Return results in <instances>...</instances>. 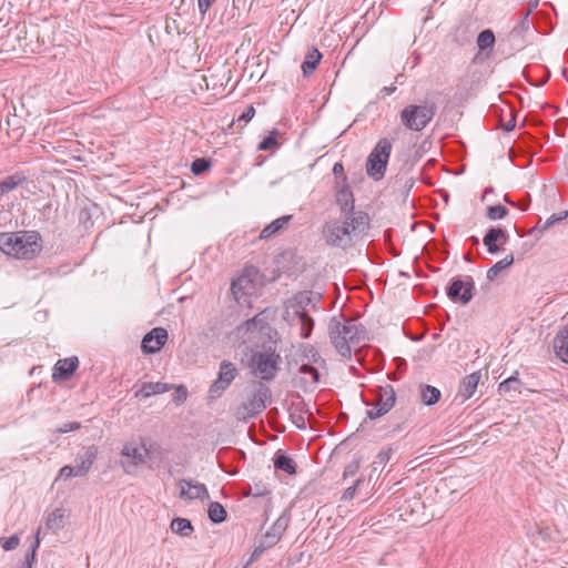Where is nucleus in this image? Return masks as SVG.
<instances>
[{
	"label": "nucleus",
	"mask_w": 568,
	"mask_h": 568,
	"mask_svg": "<svg viewBox=\"0 0 568 568\" xmlns=\"http://www.w3.org/2000/svg\"><path fill=\"white\" fill-rule=\"evenodd\" d=\"M369 221L367 213L329 220L323 225V239L331 247L347 250L354 244L353 235L364 233L369 227Z\"/></svg>",
	"instance_id": "obj_1"
},
{
	"label": "nucleus",
	"mask_w": 568,
	"mask_h": 568,
	"mask_svg": "<svg viewBox=\"0 0 568 568\" xmlns=\"http://www.w3.org/2000/svg\"><path fill=\"white\" fill-rule=\"evenodd\" d=\"M366 328L363 324L353 318L341 321L333 317L328 324V335L332 344L338 354L345 358H351V345H358L366 339Z\"/></svg>",
	"instance_id": "obj_2"
},
{
	"label": "nucleus",
	"mask_w": 568,
	"mask_h": 568,
	"mask_svg": "<svg viewBox=\"0 0 568 568\" xmlns=\"http://www.w3.org/2000/svg\"><path fill=\"white\" fill-rule=\"evenodd\" d=\"M41 248V236L36 231L0 233V250L7 255L32 260Z\"/></svg>",
	"instance_id": "obj_3"
},
{
	"label": "nucleus",
	"mask_w": 568,
	"mask_h": 568,
	"mask_svg": "<svg viewBox=\"0 0 568 568\" xmlns=\"http://www.w3.org/2000/svg\"><path fill=\"white\" fill-rule=\"evenodd\" d=\"M271 398V388L261 382L257 383L254 390L247 395L246 400L236 408V418L244 422L255 418L267 407Z\"/></svg>",
	"instance_id": "obj_4"
},
{
	"label": "nucleus",
	"mask_w": 568,
	"mask_h": 568,
	"mask_svg": "<svg viewBox=\"0 0 568 568\" xmlns=\"http://www.w3.org/2000/svg\"><path fill=\"white\" fill-rule=\"evenodd\" d=\"M435 114V103L409 104L400 111L399 118L406 129L419 132L432 122Z\"/></svg>",
	"instance_id": "obj_5"
},
{
	"label": "nucleus",
	"mask_w": 568,
	"mask_h": 568,
	"mask_svg": "<svg viewBox=\"0 0 568 568\" xmlns=\"http://www.w3.org/2000/svg\"><path fill=\"white\" fill-rule=\"evenodd\" d=\"M390 152L392 142L388 139L383 138L376 143L366 161V173L369 178L375 181L384 178Z\"/></svg>",
	"instance_id": "obj_6"
},
{
	"label": "nucleus",
	"mask_w": 568,
	"mask_h": 568,
	"mask_svg": "<svg viewBox=\"0 0 568 568\" xmlns=\"http://www.w3.org/2000/svg\"><path fill=\"white\" fill-rule=\"evenodd\" d=\"M281 356L275 348L268 346L263 352H255L251 357V367L253 372L263 381H272L277 371Z\"/></svg>",
	"instance_id": "obj_7"
},
{
	"label": "nucleus",
	"mask_w": 568,
	"mask_h": 568,
	"mask_svg": "<svg viewBox=\"0 0 568 568\" xmlns=\"http://www.w3.org/2000/svg\"><path fill=\"white\" fill-rule=\"evenodd\" d=\"M396 394L390 384H385L376 387V398L372 403V408L367 409L366 416L369 419H376L387 414L395 405ZM367 406L371 403H366Z\"/></svg>",
	"instance_id": "obj_8"
},
{
	"label": "nucleus",
	"mask_w": 568,
	"mask_h": 568,
	"mask_svg": "<svg viewBox=\"0 0 568 568\" xmlns=\"http://www.w3.org/2000/svg\"><path fill=\"white\" fill-rule=\"evenodd\" d=\"M239 375L236 366L230 361H222L217 373V378L209 388V397L211 399L219 398L232 384Z\"/></svg>",
	"instance_id": "obj_9"
},
{
	"label": "nucleus",
	"mask_w": 568,
	"mask_h": 568,
	"mask_svg": "<svg viewBox=\"0 0 568 568\" xmlns=\"http://www.w3.org/2000/svg\"><path fill=\"white\" fill-rule=\"evenodd\" d=\"M475 291V282L471 276L467 275L465 278H453L449 286L446 288V294L454 303L468 304Z\"/></svg>",
	"instance_id": "obj_10"
},
{
	"label": "nucleus",
	"mask_w": 568,
	"mask_h": 568,
	"mask_svg": "<svg viewBox=\"0 0 568 568\" xmlns=\"http://www.w3.org/2000/svg\"><path fill=\"white\" fill-rule=\"evenodd\" d=\"M121 455L129 458V460L121 462V466L126 474H133L139 465L144 464L150 458V452L145 445L138 447L131 443L123 445Z\"/></svg>",
	"instance_id": "obj_11"
},
{
	"label": "nucleus",
	"mask_w": 568,
	"mask_h": 568,
	"mask_svg": "<svg viewBox=\"0 0 568 568\" xmlns=\"http://www.w3.org/2000/svg\"><path fill=\"white\" fill-rule=\"evenodd\" d=\"M192 80L190 84L192 85V92L194 94L201 93L205 90H212L213 95L221 93L224 89V78L225 73H222V77L219 78L220 73H211L207 77L205 73H191Z\"/></svg>",
	"instance_id": "obj_12"
},
{
	"label": "nucleus",
	"mask_w": 568,
	"mask_h": 568,
	"mask_svg": "<svg viewBox=\"0 0 568 568\" xmlns=\"http://www.w3.org/2000/svg\"><path fill=\"white\" fill-rule=\"evenodd\" d=\"M168 341V332L163 327H155L146 333L142 339L141 348L145 354L159 352Z\"/></svg>",
	"instance_id": "obj_13"
},
{
	"label": "nucleus",
	"mask_w": 568,
	"mask_h": 568,
	"mask_svg": "<svg viewBox=\"0 0 568 568\" xmlns=\"http://www.w3.org/2000/svg\"><path fill=\"white\" fill-rule=\"evenodd\" d=\"M78 367L79 359L77 356L59 359L53 366L52 378L54 382L69 381Z\"/></svg>",
	"instance_id": "obj_14"
},
{
	"label": "nucleus",
	"mask_w": 568,
	"mask_h": 568,
	"mask_svg": "<svg viewBox=\"0 0 568 568\" xmlns=\"http://www.w3.org/2000/svg\"><path fill=\"white\" fill-rule=\"evenodd\" d=\"M336 203L343 213V216H356V214L365 213L364 211L355 210L354 194L347 184H343L336 193Z\"/></svg>",
	"instance_id": "obj_15"
},
{
	"label": "nucleus",
	"mask_w": 568,
	"mask_h": 568,
	"mask_svg": "<svg viewBox=\"0 0 568 568\" xmlns=\"http://www.w3.org/2000/svg\"><path fill=\"white\" fill-rule=\"evenodd\" d=\"M178 486L180 487V498L184 500L202 499L209 496L204 484L193 483L191 479H181Z\"/></svg>",
	"instance_id": "obj_16"
},
{
	"label": "nucleus",
	"mask_w": 568,
	"mask_h": 568,
	"mask_svg": "<svg viewBox=\"0 0 568 568\" xmlns=\"http://www.w3.org/2000/svg\"><path fill=\"white\" fill-rule=\"evenodd\" d=\"M255 291V283L246 274L237 276L231 283V293L237 303H241L242 298L251 296Z\"/></svg>",
	"instance_id": "obj_17"
},
{
	"label": "nucleus",
	"mask_w": 568,
	"mask_h": 568,
	"mask_svg": "<svg viewBox=\"0 0 568 568\" xmlns=\"http://www.w3.org/2000/svg\"><path fill=\"white\" fill-rule=\"evenodd\" d=\"M508 239L509 234L505 229L490 227L484 235L483 243L490 254H496L500 251L498 242L500 244H505L508 241Z\"/></svg>",
	"instance_id": "obj_18"
},
{
	"label": "nucleus",
	"mask_w": 568,
	"mask_h": 568,
	"mask_svg": "<svg viewBox=\"0 0 568 568\" xmlns=\"http://www.w3.org/2000/svg\"><path fill=\"white\" fill-rule=\"evenodd\" d=\"M98 455V448L94 445L85 447L84 450L77 456L75 476H85L91 469Z\"/></svg>",
	"instance_id": "obj_19"
},
{
	"label": "nucleus",
	"mask_w": 568,
	"mask_h": 568,
	"mask_svg": "<svg viewBox=\"0 0 568 568\" xmlns=\"http://www.w3.org/2000/svg\"><path fill=\"white\" fill-rule=\"evenodd\" d=\"M302 302L294 306V315L292 322L300 325V336L308 338L314 327V320L303 310Z\"/></svg>",
	"instance_id": "obj_20"
},
{
	"label": "nucleus",
	"mask_w": 568,
	"mask_h": 568,
	"mask_svg": "<svg viewBox=\"0 0 568 568\" xmlns=\"http://www.w3.org/2000/svg\"><path fill=\"white\" fill-rule=\"evenodd\" d=\"M556 356L568 364V324L560 327L552 339Z\"/></svg>",
	"instance_id": "obj_21"
},
{
	"label": "nucleus",
	"mask_w": 568,
	"mask_h": 568,
	"mask_svg": "<svg viewBox=\"0 0 568 568\" xmlns=\"http://www.w3.org/2000/svg\"><path fill=\"white\" fill-rule=\"evenodd\" d=\"M480 378H481L480 371H477V372H474V373L467 375L460 382L457 396L462 397L463 400L470 398L475 394Z\"/></svg>",
	"instance_id": "obj_22"
},
{
	"label": "nucleus",
	"mask_w": 568,
	"mask_h": 568,
	"mask_svg": "<svg viewBox=\"0 0 568 568\" xmlns=\"http://www.w3.org/2000/svg\"><path fill=\"white\" fill-rule=\"evenodd\" d=\"M314 363L321 366L325 365V359L320 355L317 349L311 344L298 345V359L296 363Z\"/></svg>",
	"instance_id": "obj_23"
},
{
	"label": "nucleus",
	"mask_w": 568,
	"mask_h": 568,
	"mask_svg": "<svg viewBox=\"0 0 568 568\" xmlns=\"http://www.w3.org/2000/svg\"><path fill=\"white\" fill-rule=\"evenodd\" d=\"M173 385L162 382H146L136 390L135 397L148 398L152 395L163 394L172 389Z\"/></svg>",
	"instance_id": "obj_24"
},
{
	"label": "nucleus",
	"mask_w": 568,
	"mask_h": 568,
	"mask_svg": "<svg viewBox=\"0 0 568 568\" xmlns=\"http://www.w3.org/2000/svg\"><path fill=\"white\" fill-rule=\"evenodd\" d=\"M314 365V363H300L297 372L305 385L315 386L320 383V372Z\"/></svg>",
	"instance_id": "obj_25"
},
{
	"label": "nucleus",
	"mask_w": 568,
	"mask_h": 568,
	"mask_svg": "<svg viewBox=\"0 0 568 568\" xmlns=\"http://www.w3.org/2000/svg\"><path fill=\"white\" fill-rule=\"evenodd\" d=\"M27 181V178L22 173H14L4 178L0 182V200L2 196L10 191L17 189L19 185L23 184Z\"/></svg>",
	"instance_id": "obj_26"
},
{
	"label": "nucleus",
	"mask_w": 568,
	"mask_h": 568,
	"mask_svg": "<svg viewBox=\"0 0 568 568\" xmlns=\"http://www.w3.org/2000/svg\"><path fill=\"white\" fill-rule=\"evenodd\" d=\"M274 467L276 469L283 470L288 475H294L296 473V464L295 462L287 455L277 452L274 456Z\"/></svg>",
	"instance_id": "obj_27"
},
{
	"label": "nucleus",
	"mask_w": 568,
	"mask_h": 568,
	"mask_svg": "<svg viewBox=\"0 0 568 568\" xmlns=\"http://www.w3.org/2000/svg\"><path fill=\"white\" fill-rule=\"evenodd\" d=\"M292 219V215H284L281 216L273 222H271L268 225H266L260 233V239L266 240L276 234L280 230L284 227L285 224Z\"/></svg>",
	"instance_id": "obj_28"
},
{
	"label": "nucleus",
	"mask_w": 568,
	"mask_h": 568,
	"mask_svg": "<svg viewBox=\"0 0 568 568\" xmlns=\"http://www.w3.org/2000/svg\"><path fill=\"white\" fill-rule=\"evenodd\" d=\"M442 393L440 390L430 385H422L420 386V399L422 402L427 405H434L440 399Z\"/></svg>",
	"instance_id": "obj_29"
},
{
	"label": "nucleus",
	"mask_w": 568,
	"mask_h": 568,
	"mask_svg": "<svg viewBox=\"0 0 568 568\" xmlns=\"http://www.w3.org/2000/svg\"><path fill=\"white\" fill-rule=\"evenodd\" d=\"M322 60V53L316 49L312 48L305 55L304 61L301 64L302 71H313L317 68Z\"/></svg>",
	"instance_id": "obj_30"
},
{
	"label": "nucleus",
	"mask_w": 568,
	"mask_h": 568,
	"mask_svg": "<svg viewBox=\"0 0 568 568\" xmlns=\"http://www.w3.org/2000/svg\"><path fill=\"white\" fill-rule=\"evenodd\" d=\"M514 264V255L513 254H508L506 255L503 260L498 261L497 263H495L488 271H487V280L488 281H494L498 275L499 273L511 266Z\"/></svg>",
	"instance_id": "obj_31"
},
{
	"label": "nucleus",
	"mask_w": 568,
	"mask_h": 568,
	"mask_svg": "<svg viewBox=\"0 0 568 568\" xmlns=\"http://www.w3.org/2000/svg\"><path fill=\"white\" fill-rule=\"evenodd\" d=\"M171 529L174 534L181 535V536H190L193 532V526L191 521L186 518H174L171 521Z\"/></svg>",
	"instance_id": "obj_32"
},
{
	"label": "nucleus",
	"mask_w": 568,
	"mask_h": 568,
	"mask_svg": "<svg viewBox=\"0 0 568 568\" xmlns=\"http://www.w3.org/2000/svg\"><path fill=\"white\" fill-rule=\"evenodd\" d=\"M496 38L490 29L483 30L477 37V47L480 51L491 49L495 44Z\"/></svg>",
	"instance_id": "obj_33"
},
{
	"label": "nucleus",
	"mask_w": 568,
	"mask_h": 568,
	"mask_svg": "<svg viewBox=\"0 0 568 568\" xmlns=\"http://www.w3.org/2000/svg\"><path fill=\"white\" fill-rule=\"evenodd\" d=\"M207 514H209V518L214 524H221L226 519V510L217 501H212L210 504Z\"/></svg>",
	"instance_id": "obj_34"
},
{
	"label": "nucleus",
	"mask_w": 568,
	"mask_h": 568,
	"mask_svg": "<svg viewBox=\"0 0 568 568\" xmlns=\"http://www.w3.org/2000/svg\"><path fill=\"white\" fill-rule=\"evenodd\" d=\"M64 513L61 508H55L48 515L47 528L50 530H57L63 527Z\"/></svg>",
	"instance_id": "obj_35"
},
{
	"label": "nucleus",
	"mask_w": 568,
	"mask_h": 568,
	"mask_svg": "<svg viewBox=\"0 0 568 568\" xmlns=\"http://www.w3.org/2000/svg\"><path fill=\"white\" fill-rule=\"evenodd\" d=\"M503 111L507 112L508 119L506 121H504V119L501 118L500 126L504 131L510 132L516 126V114H515L514 108L511 105L505 103Z\"/></svg>",
	"instance_id": "obj_36"
},
{
	"label": "nucleus",
	"mask_w": 568,
	"mask_h": 568,
	"mask_svg": "<svg viewBox=\"0 0 568 568\" xmlns=\"http://www.w3.org/2000/svg\"><path fill=\"white\" fill-rule=\"evenodd\" d=\"M264 312L253 316L252 318L244 322L243 326L247 332H253L254 329L258 328V331H263L267 323L263 316Z\"/></svg>",
	"instance_id": "obj_37"
},
{
	"label": "nucleus",
	"mask_w": 568,
	"mask_h": 568,
	"mask_svg": "<svg viewBox=\"0 0 568 568\" xmlns=\"http://www.w3.org/2000/svg\"><path fill=\"white\" fill-rule=\"evenodd\" d=\"M520 387H521V382L517 377L510 376L499 384L498 390H499V393H505V394L509 393L511 390L520 393Z\"/></svg>",
	"instance_id": "obj_38"
},
{
	"label": "nucleus",
	"mask_w": 568,
	"mask_h": 568,
	"mask_svg": "<svg viewBox=\"0 0 568 568\" xmlns=\"http://www.w3.org/2000/svg\"><path fill=\"white\" fill-rule=\"evenodd\" d=\"M507 214L508 209L500 204L488 206L486 211V216L491 221L501 220L506 217Z\"/></svg>",
	"instance_id": "obj_39"
},
{
	"label": "nucleus",
	"mask_w": 568,
	"mask_h": 568,
	"mask_svg": "<svg viewBox=\"0 0 568 568\" xmlns=\"http://www.w3.org/2000/svg\"><path fill=\"white\" fill-rule=\"evenodd\" d=\"M277 135H278L277 130L274 129L273 131H271L270 134L267 136H265L262 140V142L258 144V150L267 151V150H272V149L278 146Z\"/></svg>",
	"instance_id": "obj_40"
},
{
	"label": "nucleus",
	"mask_w": 568,
	"mask_h": 568,
	"mask_svg": "<svg viewBox=\"0 0 568 568\" xmlns=\"http://www.w3.org/2000/svg\"><path fill=\"white\" fill-rule=\"evenodd\" d=\"M210 168H211L210 160H206L204 158H199V159H195L192 162V164H191V172L194 175H201L204 172L209 171Z\"/></svg>",
	"instance_id": "obj_41"
},
{
	"label": "nucleus",
	"mask_w": 568,
	"mask_h": 568,
	"mask_svg": "<svg viewBox=\"0 0 568 568\" xmlns=\"http://www.w3.org/2000/svg\"><path fill=\"white\" fill-rule=\"evenodd\" d=\"M40 531H41V527H39L37 529L36 539H34V542L32 544L31 551L28 552L27 556H26L24 562H29L30 567H32V565H33V562L36 560L37 550H38V548L40 546V538H39Z\"/></svg>",
	"instance_id": "obj_42"
},
{
	"label": "nucleus",
	"mask_w": 568,
	"mask_h": 568,
	"mask_svg": "<svg viewBox=\"0 0 568 568\" xmlns=\"http://www.w3.org/2000/svg\"><path fill=\"white\" fill-rule=\"evenodd\" d=\"M291 521V510L285 509L282 515L274 521L275 526L281 529L282 532H285L288 524Z\"/></svg>",
	"instance_id": "obj_43"
},
{
	"label": "nucleus",
	"mask_w": 568,
	"mask_h": 568,
	"mask_svg": "<svg viewBox=\"0 0 568 568\" xmlns=\"http://www.w3.org/2000/svg\"><path fill=\"white\" fill-rule=\"evenodd\" d=\"M0 544L6 551H10L19 546L20 538L18 535H12L9 538H0Z\"/></svg>",
	"instance_id": "obj_44"
},
{
	"label": "nucleus",
	"mask_w": 568,
	"mask_h": 568,
	"mask_svg": "<svg viewBox=\"0 0 568 568\" xmlns=\"http://www.w3.org/2000/svg\"><path fill=\"white\" fill-rule=\"evenodd\" d=\"M568 217V212L567 211H562L558 214H552L551 216H549L545 224L542 225V230H548L550 229L551 226H554L556 223H559L564 220H566Z\"/></svg>",
	"instance_id": "obj_45"
},
{
	"label": "nucleus",
	"mask_w": 568,
	"mask_h": 568,
	"mask_svg": "<svg viewBox=\"0 0 568 568\" xmlns=\"http://www.w3.org/2000/svg\"><path fill=\"white\" fill-rule=\"evenodd\" d=\"M392 456V449H385L377 454L376 459L373 462V470H377V467L385 465L389 462Z\"/></svg>",
	"instance_id": "obj_46"
},
{
	"label": "nucleus",
	"mask_w": 568,
	"mask_h": 568,
	"mask_svg": "<svg viewBox=\"0 0 568 568\" xmlns=\"http://www.w3.org/2000/svg\"><path fill=\"white\" fill-rule=\"evenodd\" d=\"M521 74H523V77L526 79V81L528 83H530L531 85H535V87H541L545 83H547L548 80L550 79V73H544V75L540 79H534L532 78L534 73L525 72V73H521Z\"/></svg>",
	"instance_id": "obj_47"
},
{
	"label": "nucleus",
	"mask_w": 568,
	"mask_h": 568,
	"mask_svg": "<svg viewBox=\"0 0 568 568\" xmlns=\"http://www.w3.org/2000/svg\"><path fill=\"white\" fill-rule=\"evenodd\" d=\"M364 483V479L363 478H358L356 479V481L354 483V485H352L351 487H348L344 493H343V496H342V499L347 501V500H352L355 495H356V489L361 486V484Z\"/></svg>",
	"instance_id": "obj_48"
},
{
	"label": "nucleus",
	"mask_w": 568,
	"mask_h": 568,
	"mask_svg": "<svg viewBox=\"0 0 568 568\" xmlns=\"http://www.w3.org/2000/svg\"><path fill=\"white\" fill-rule=\"evenodd\" d=\"M270 494V490L265 486L255 485L254 487H248L247 490L244 491L245 496H254L262 497Z\"/></svg>",
	"instance_id": "obj_49"
},
{
	"label": "nucleus",
	"mask_w": 568,
	"mask_h": 568,
	"mask_svg": "<svg viewBox=\"0 0 568 568\" xmlns=\"http://www.w3.org/2000/svg\"><path fill=\"white\" fill-rule=\"evenodd\" d=\"M187 398V389L185 386L180 385L175 388V392L173 394V402L178 405L184 403Z\"/></svg>",
	"instance_id": "obj_50"
},
{
	"label": "nucleus",
	"mask_w": 568,
	"mask_h": 568,
	"mask_svg": "<svg viewBox=\"0 0 568 568\" xmlns=\"http://www.w3.org/2000/svg\"><path fill=\"white\" fill-rule=\"evenodd\" d=\"M278 541L274 539V535L271 536L270 534H264L262 538L260 539L257 546L262 547V549L265 551L272 547H274Z\"/></svg>",
	"instance_id": "obj_51"
},
{
	"label": "nucleus",
	"mask_w": 568,
	"mask_h": 568,
	"mask_svg": "<svg viewBox=\"0 0 568 568\" xmlns=\"http://www.w3.org/2000/svg\"><path fill=\"white\" fill-rule=\"evenodd\" d=\"M333 174L336 180H341L343 184H347V176L345 175L344 165L342 162H336L333 166Z\"/></svg>",
	"instance_id": "obj_52"
},
{
	"label": "nucleus",
	"mask_w": 568,
	"mask_h": 568,
	"mask_svg": "<svg viewBox=\"0 0 568 568\" xmlns=\"http://www.w3.org/2000/svg\"><path fill=\"white\" fill-rule=\"evenodd\" d=\"M255 115V108L253 105H248L243 112L242 114L239 115V118L236 119L237 122H244V124H246L247 122H250Z\"/></svg>",
	"instance_id": "obj_53"
},
{
	"label": "nucleus",
	"mask_w": 568,
	"mask_h": 568,
	"mask_svg": "<svg viewBox=\"0 0 568 568\" xmlns=\"http://www.w3.org/2000/svg\"><path fill=\"white\" fill-rule=\"evenodd\" d=\"M80 427H81L80 423H78V422H69V423H64L62 426H60L57 429V433L58 434H65V433H69V432L78 430Z\"/></svg>",
	"instance_id": "obj_54"
},
{
	"label": "nucleus",
	"mask_w": 568,
	"mask_h": 568,
	"mask_svg": "<svg viewBox=\"0 0 568 568\" xmlns=\"http://www.w3.org/2000/svg\"><path fill=\"white\" fill-rule=\"evenodd\" d=\"M265 551L262 549V547L255 546L254 550L252 551L248 560L245 562L243 568H247L253 562H255Z\"/></svg>",
	"instance_id": "obj_55"
},
{
	"label": "nucleus",
	"mask_w": 568,
	"mask_h": 568,
	"mask_svg": "<svg viewBox=\"0 0 568 568\" xmlns=\"http://www.w3.org/2000/svg\"><path fill=\"white\" fill-rule=\"evenodd\" d=\"M291 419L293 422V424L300 428V429H303L305 428V418L304 416L300 413V414H296V413H291Z\"/></svg>",
	"instance_id": "obj_56"
},
{
	"label": "nucleus",
	"mask_w": 568,
	"mask_h": 568,
	"mask_svg": "<svg viewBox=\"0 0 568 568\" xmlns=\"http://www.w3.org/2000/svg\"><path fill=\"white\" fill-rule=\"evenodd\" d=\"M72 476H75V467L67 465L63 466L59 471V477L61 478L69 479Z\"/></svg>",
	"instance_id": "obj_57"
},
{
	"label": "nucleus",
	"mask_w": 568,
	"mask_h": 568,
	"mask_svg": "<svg viewBox=\"0 0 568 568\" xmlns=\"http://www.w3.org/2000/svg\"><path fill=\"white\" fill-rule=\"evenodd\" d=\"M358 468H359V465L357 463H352V464L347 465L343 473L344 478H346L348 476H354L357 473Z\"/></svg>",
	"instance_id": "obj_58"
},
{
	"label": "nucleus",
	"mask_w": 568,
	"mask_h": 568,
	"mask_svg": "<svg viewBox=\"0 0 568 568\" xmlns=\"http://www.w3.org/2000/svg\"><path fill=\"white\" fill-rule=\"evenodd\" d=\"M266 534H270L271 536H273V535H274V539H275L276 541H278V542H280V540L282 539V537H283V535H284V532H282V531H281V529H278V528L275 526V524H273V525L270 527V529L266 531Z\"/></svg>",
	"instance_id": "obj_59"
},
{
	"label": "nucleus",
	"mask_w": 568,
	"mask_h": 568,
	"mask_svg": "<svg viewBox=\"0 0 568 568\" xmlns=\"http://www.w3.org/2000/svg\"><path fill=\"white\" fill-rule=\"evenodd\" d=\"M213 2L214 0H197L200 12L204 14L210 9Z\"/></svg>",
	"instance_id": "obj_60"
},
{
	"label": "nucleus",
	"mask_w": 568,
	"mask_h": 568,
	"mask_svg": "<svg viewBox=\"0 0 568 568\" xmlns=\"http://www.w3.org/2000/svg\"><path fill=\"white\" fill-rule=\"evenodd\" d=\"M517 205L515 207H518L521 211H526L529 207L530 204V197L527 196L526 199L520 200L519 202H516Z\"/></svg>",
	"instance_id": "obj_61"
},
{
	"label": "nucleus",
	"mask_w": 568,
	"mask_h": 568,
	"mask_svg": "<svg viewBox=\"0 0 568 568\" xmlns=\"http://www.w3.org/2000/svg\"><path fill=\"white\" fill-rule=\"evenodd\" d=\"M395 91H396L395 85L383 87L379 91V94L382 98H385L386 95H389V94L394 93Z\"/></svg>",
	"instance_id": "obj_62"
},
{
	"label": "nucleus",
	"mask_w": 568,
	"mask_h": 568,
	"mask_svg": "<svg viewBox=\"0 0 568 568\" xmlns=\"http://www.w3.org/2000/svg\"><path fill=\"white\" fill-rule=\"evenodd\" d=\"M52 211L51 204H45L41 210L40 214L43 215L45 219L50 217V213Z\"/></svg>",
	"instance_id": "obj_63"
},
{
	"label": "nucleus",
	"mask_w": 568,
	"mask_h": 568,
	"mask_svg": "<svg viewBox=\"0 0 568 568\" xmlns=\"http://www.w3.org/2000/svg\"><path fill=\"white\" fill-rule=\"evenodd\" d=\"M529 14H530V10H526V12H525V13H524V16H523V21H521V23H523V26H525V27H528V24H529V19H528V18H529Z\"/></svg>",
	"instance_id": "obj_64"
}]
</instances>
